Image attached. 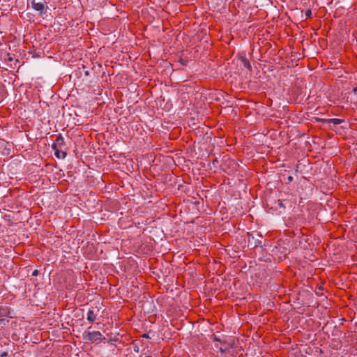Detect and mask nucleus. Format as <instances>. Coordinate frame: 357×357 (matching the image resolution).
<instances>
[{"instance_id":"nucleus-1","label":"nucleus","mask_w":357,"mask_h":357,"mask_svg":"<svg viewBox=\"0 0 357 357\" xmlns=\"http://www.w3.org/2000/svg\"><path fill=\"white\" fill-rule=\"evenodd\" d=\"M102 339V335L99 331H88L83 334V340L85 341L96 342Z\"/></svg>"},{"instance_id":"nucleus-2","label":"nucleus","mask_w":357,"mask_h":357,"mask_svg":"<svg viewBox=\"0 0 357 357\" xmlns=\"http://www.w3.org/2000/svg\"><path fill=\"white\" fill-rule=\"evenodd\" d=\"M45 1L42 0H32L31 6L33 9L36 11H38L40 14H42L45 11Z\"/></svg>"},{"instance_id":"nucleus-3","label":"nucleus","mask_w":357,"mask_h":357,"mask_svg":"<svg viewBox=\"0 0 357 357\" xmlns=\"http://www.w3.org/2000/svg\"><path fill=\"white\" fill-rule=\"evenodd\" d=\"M10 317V309L8 307L0 305V325L3 322V317Z\"/></svg>"},{"instance_id":"nucleus-4","label":"nucleus","mask_w":357,"mask_h":357,"mask_svg":"<svg viewBox=\"0 0 357 357\" xmlns=\"http://www.w3.org/2000/svg\"><path fill=\"white\" fill-rule=\"evenodd\" d=\"M318 121H321V122L333 123L334 125L340 124L341 123H342L344 121L343 119H319Z\"/></svg>"},{"instance_id":"nucleus-5","label":"nucleus","mask_w":357,"mask_h":357,"mask_svg":"<svg viewBox=\"0 0 357 357\" xmlns=\"http://www.w3.org/2000/svg\"><path fill=\"white\" fill-rule=\"evenodd\" d=\"M87 320L91 323H93L97 319V313L93 310H89L87 312Z\"/></svg>"},{"instance_id":"nucleus-6","label":"nucleus","mask_w":357,"mask_h":357,"mask_svg":"<svg viewBox=\"0 0 357 357\" xmlns=\"http://www.w3.org/2000/svg\"><path fill=\"white\" fill-rule=\"evenodd\" d=\"M240 60L243 63L245 68H246L250 71L252 70L251 64H250V61L245 58V56H241L240 57Z\"/></svg>"},{"instance_id":"nucleus-7","label":"nucleus","mask_w":357,"mask_h":357,"mask_svg":"<svg viewBox=\"0 0 357 357\" xmlns=\"http://www.w3.org/2000/svg\"><path fill=\"white\" fill-rule=\"evenodd\" d=\"M55 143L59 146V148H61L62 146L64 145V139L61 134H59L57 135Z\"/></svg>"},{"instance_id":"nucleus-8","label":"nucleus","mask_w":357,"mask_h":357,"mask_svg":"<svg viewBox=\"0 0 357 357\" xmlns=\"http://www.w3.org/2000/svg\"><path fill=\"white\" fill-rule=\"evenodd\" d=\"M54 154L56 158L63 159L64 158H66L67 153L59 149V150H56Z\"/></svg>"},{"instance_id":"nucleus-9","label":"nucleus","mask_w":357,"mask_h":357,"mask_svg":"<svg viewBox=\"0 0 357 357\" xmlns=\"http://www.w3.org/2000/svg\"><path fill=\"white\" fill-rule=\"evenodd\" d=\"M215 347H216L217 349H219V351H220L222 354H224V353L226 351V350H227V348H223V347H218L217 345H215Z\"/></svg>"},{"instance_id":"nucleus-10","label":"nucleus","mask_w":357,"mask_h":357,"mask_svg":"<svg viewBox=\"0 0 357 357\" xmlns=\"http://www.w3.org/2000/svg\"><path fill=\"white\" fill-rule=\"evenodd\" d=\"M52 148L54 151V153L56 152V150H59V149H60L59 146L56 143H54L52 144Z\"/></svg>"},{"instance_id":"nucleus-11","label":"nucleus","mask_w":357,"mask_h":357,"mask_svg":"<svg viewBox=\"0 0 357 357\" xmlns=\"http://www.w3.org/2000/svg\"><path fill=\"white\" fill-rule=\"evenodd\" d=\"M311 15H312V11H311V10H310V9L307 10L305 11V16H306L307 17H311Z\"/></svg>"},{"instance_id":"nucleus-12","label":"nucleus","mask_w":357,"mask_h":357,"mask_svg":"<svg viewBox=\"0 0 357 357\" xmlns=\"http://www.w3.org/2000/svg\"><path fill=\"white\" fill-rule=\"evenodd\" d=\"M278 204L279 206L282 208H285V206L283 204V201L282 200H280V199H278Z\"/></svg>"},{"instance_id":"nucleus-13","label":"nucleus","mask_w":357,"mask_h":357,"mask_svg":"<svg viewBox=\"0 0 357 357\" xmlns=\"http://www.w3.org/2000/svg\"><path fill=\"white\" fill-rule=\"evenodd\" d=\"M39 274V271L36 269L34 270L33 272H32V275L33 276H37Z\"/></svg>"},{"instance_id":"nucleus-14","label":"nucleus","mask_w":357,"mask_h":357,"mask_svg":"<svg viewBox=\"0 0 357 357\" xmlns=\"http://www.w3.org/2000/svg\"><path fill=\"white\" fill-rule=\"evenodd\" d=\"M213 342H221V341H220V338H218V337H216V336H215V337H213Z\"/></svg>"},{"instance_id":"nucleus-15","label":"nucleus","mask_w":357,"mask_h":357,"mask_svg":"<svg viewBox=\"0 0 357 357\" xmlns=\"http://www.w3.org/2000/svg\"><path fill=\"white\" fill-rule=\"evenodd\" d=\"M287 181L289 183L293 181V176H289L287 177Z\"/></svg>"},{"instance_id":"nucleus-16","label":"nucleus","mask_w":357,"mask_h":357,"mask_svg":"<svg viewBox=\"0 0 357 357\" xmlns=\"http://www.w3.org/2000/svg\"><path fill=\"white\" fill-rule=\"evenodd\" d=\"M142 337H144V338H149V335H147V334H146V333H144V334L142 335Z\"/></svg>"},{"instance_id":"nucleus-17","label":"nucleus","mask_w":357,"mask_h":357,"mask_svg":"<svg viewBox=\"0 0 357 357\" xmlns=\"http://www.w3.org/2000/svg\"><path fill=\"white\" fill-rule=\"evenodd\" d=\"M318 289L319 290H323L324 287L321 285H320V286L318 287Z\"/></svg>"},{"instance_id":"nucleus-18","label":"nucleus","mask_w":357,"mask_h":357,"mask_svg":"<svg viewBox=\"0 0 357 357\" xmlns=\"http://www.w3.org/2000/svg\"><path fill=\"white\" fill-rule=\"evenodd\" d=\"M6 355H7V354H6V353H4V354L2 355V356H6Z\"/></svg>"},{"instance_id":"nucleus-19","label":"nucleus","mask_w":357,"mask_h":357,"mask_svg":"<svg viewBox=\"0 0 357 357\" xmlns=\"http://www.w3.org/2000/svg\"><path fill=\"white\" fill-rule=\"evenodd\" d=\"M85 74H86V75H89L88 71H86V72L85 73Z\"/></svg>"},{"instance_id":"nucleus-20","label":"nucleus","mask_w":357,"mask_h":357,"mask_svg":"<svg viewBox=\"0 0 357 357\" xmlns=\"http://www.w3.org/2000/svg\"><path fill=\"white\" fill-rule=\"evenodd\" d=\"M135 351H138V347H137V349H135Z\"/></svg>"},{"instance_id":"nucleus-21","label":"nucleus","mask_w":357,"mask_h":357,"mask_svg":"<svg viewBox=\"0 0 357 357\" xmlns=\"http://www.w3.org/2000/svg\"><path fill=\"white\" fill-rule=\"evenodd\" d=\"M146 357H152V356H146Z\"/></svg>"}]
</instances>
